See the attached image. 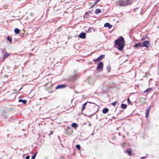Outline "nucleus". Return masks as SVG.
Here are the masks:
<instances>
[{"label":"nucleus","instance_id":"obj_1","mask_svg":"<svg viewBox=\"0 0 159 159\" xmlns=\"http://www.w3.org/2000/svg\"><path fill=\"white\" fill-rule=\"evenodd\" d=\"M115 44L119 47L118 49L120 51L123 50L125 45L124 38L122 37H120L115 41Z\"/></svg>","mask_w":159,"mask_h":159},{"label":"nucleus","instance_id":"obj_2","mask_svg":"<svg viewBox=\"0 0 159 159\" xmlns=\"http://www.w3.org/2000/svg\"><path fill=\"white\" fill-rule=\"evenodd\" d=\"M133 0H118L116 4L119 6H125L131 4Z\"/></svg>","mask_w":159,"mask_h":159},{"label":"nucleus","instance_id":"obj_3","mask_svg":"<svg viewBox=\"0 0 159 159\" xmlns=\"http://www.w3.org/2000/svg\"><path fill=\"white\" fill-rule=\"evenodd\" d=\"M13 111V108L11 107L9 108L8 109L6 110H3L2 116H3L4 119H5L7 118V115H6V114H9V113Z\"/></svg>","mask_w":159,"mask_h":159},{"label":"nucleus","instance_id":"obj_4","mask_svg":"<svg viewBox=\"0 0 159 159\" xmlns=\"http://www.w3.org/2000/svg\"><path fill=\"white\" fill-rule=\"evenodd\" d=\"M103 63L102 62H100L98 65L97 66V69L99 71H102L103 68Z\"/></svg>","mask_w":159,"mask_h":159},{"label":"nucleus","instance_id":"obj_5","mask_svg":"<svg viewBox=\"0 0 159 159\" xmlns=\"http://www.w3.org/2000/svg\"><path fill=\"white\" fill-rule=\"evenodd\" d=\"M149 45L150 42L147 40L143 41L142 43V47H144L147 48H148L149 47Z\"/></svg>","mask_w":159,"mask_h":159},{"label":"nucleus","instance_id":"obj_6","mask_svg":"<svg viewBox=\"0 0 159 159\" xmlns=\"http://www.w3.org/2000/svg\"><path fill=\"white\" fill-rule=\"evenodd\" d=\"M1 52L2 53H3V58L5 59L8 57L9 54L7 53L6 51H5L3 49H2Z\"/></svg>","mask_w":159,"mask_h":159},{"label":"nucleus","instance_id":"obj_7","mask_svg":"<svg viewBox=\"0 0 159 159\" xmlns=\"http://www.w3.org/2000/svg\"><path fill=\"white\" fill-rule=\"evenodd\" d=\"M105 55H102L98 57L96 59L94 60V61L96 63L97 62L101 60H102L103 59Z\"/></svg>","mask_w":159,"mask_h":159},{"label":"nucleus","instance_id":"obj_8","mask_svg":"<svg viewBox=\"0 0 159 159\" xmlns=\"http://www.w3.org/2000/svg\"><path fill=\"white\" fill-rule=\"evenodd\" d=\"M79 38L84 39L86 38L85 33H81L79 35Z\"/></svg>","mask_w":159,"mask_h":159},{"label":"nucleus","instance_id":"obj_9","mask_svg":"<svg viewBox=\"0 0 159 159\" xmlns=\"http://www.w3.org/2000/svg\"><path fill=\"white\" fill-rule=\"evenodd\" d=\"M88 103H92V102H85L84 104L82 105V108L81 109L82 111H83L85 109V106L87 105V104Z\"/></svg>","mask_w":159,"mask_h":159},{"label":"nucleus","instance_id":"obj_10","mask_svg":"<svg viewBox=\"0 0 159 159\" xmlns=\"http://www.w3.org/2000/svg\"><path fill=\"white\" fill-rule=\"evenodd\" d=\"M66 86L65 84H60L57 86L56 87V89H57L60 88H62L65 87Z\"/></svg>","mask_w":159,"mask_h":159},{"label":"nucleus","instance_id":"obj_11","mask_svg":"<svg viewBox=\"0 0 159 159\" xmlns=\"http://www.w3.org/2000/svg\"><path fill=\"white\" fill-rule=\"evenodd\" d=\"M134 47L137 48L142 47V43H136L134 45Z\"/></svg>","mask_w":159,"mask_h":159},{"label":"nucleus","instance_id":"obj_12","mask_svg":"<svg viewBox=\"0 0 159 159\" xmlns=\"http://www.w3.org/2000/svg\"><path fill=\"white\" fill-rule=\"evenodd\" d=\"M150 107H151V105H150L149 107H148L147 109V111H146V117H147L149 115V112L150 111Z\"/></svg>","mask_w":159,"mask_h":159},{"label":"nucleus","instance_id":"obj_13","mask_svg":"<svg viewBox=\"0 0 159 159\" xmlns=\"http://www.w3.org/2000/svg\"><path fill=\"white\" fill-rule=\"evenodd\" d=\"M104 26L105 27H108V28L110 29L112 27V25L110 24L109 23H106L104 24Z\"/></svg>","mask_w":159,"mask_h":159},{"label":"nucleus","instance_id":"obj_14","mask_svg":"<svg viewBox=\"0 0 159 159\" xmlns=\"http://www.w3.org/2000/svg\"><path fill=\"white\" fill-rule=\"evenodd\" d=\"M109 109L108 108H105L103 109L102 112L104 114H106L108 112Z\"/></svg>","mask_w":159,"mask_h":159},{"label":"nucleus","instance_id":"obj_15","mask_svg":"<svg viewBox=\"0 0 159 159\" xmlns=\"http://www.w3.org/2000/svg\"><path fill=\"white\" fill-rule=\"evenodd\" d=\"M127 107V105L122 103L121 105V107L123 109H125Z\"/></svg>","mask_w":159,"mask_h":159},{"label":"nucleus","instance_id":"obj_16","mask_svg":"<svg viewBox=\"0 0 159 159\" xmlns=\"http://www.w3.org/2000/svg\"><path fill=\"white\" fill-rule=\"evenodd\" d=\"M126 152H127L129 155H130L131 154L132 150L131 149H128L126 151Z\"/></svg>","mask_w":159,"mask_h":159},{"label":"nucleus","instance_id":"obj_17","mask_svg":"<svg viewBox=\"0 0 159 159\" xmlns=\"http://www.w3.org/2000/svg\"><path fill=\"white\" fill-rule=\"evenodd\" d=\"M101 10L99 9H96L95 11V13L96 14H98L101 13Z\"/></svg>","mask_w":159,"mask_h":159},{"label":"nucleus","instance_id":"obj_18","mask_svg":"<svg viewBox=\"0 0 159 159\" xmlns=\"http://www.w3.org/2000/svg\"><path fill=\"white\" fill-rule=\"evenodd\" d=\"M152 90V88H148L147 89L144 91V92L148 93V92L151 91Z\"/></svg>","mask_w":159,"mask_h":159},{"label":"nucleus","instance_id":"obj_19","mask_svg":"<svg viewBox=\"0 0 159 159\" xmlns=\"http://www.w3.org/2000/svg\"><path fill=\"white\" fill-rule=\"evenodd\" d=\"M77 125H78L76 123H73L71 124V126H72V127H73L74 128H76L77 126Z\"/></svg>","mask_w":159,"mask_h":159},{"label":"nucleus","instance_id":"obj_20","mask_svg":"<svg viewBox=\"0 0 159 159\" xmlns=\"http://www.w3.org/2000/svg\"><path fill=\"white\" fill-rule=\"evenodd\" d=\"M19 102H22L23 104H25L26 103V100H18Z\"/></svg>","mask_w":159,"mask_h":159},{"label":"nucleus","instance_id":"obj_21","mask_svg":"<svg viewBox=\"0 0 159 159\" xmlns=\"http://www.w3.org/2000/svg\"><path fill=\"white\" fill-rule=\"evenodd\" d=\"M14 32L16 34H18L20 32V30L16 28L14 30Z\"/></svg>","mask_w":159,"mask_h":159},{"label":"nucleus","instance_id":"obj_22","mask_svg":"<svg viewBox=\"0 0 159 159\" xmlns=\"http://www.w3.org/2000/svg\"><path fill=\"white\" fill-rule=\"evenodd\" d=\"M22 87H21L18 91H17V90H16V89L14 90L13 91V93H17L19 91H20L22 89Z\"/></svg>","mask_w":159,"mask_h":159},{"label":"nucleus","instance_id":"obj_23","mask_svg":"<svg viewBox=\"0 0 159 159\" xmlns=\"http://www.w3.org/2000/svg\"><path fill=\"white\" fill-rule=\"evenodd\" d=\"M76 148L79 150H80V146L79 144H77L76 146Z\"/></svg>","mask_w":159,"mask_h":159},{"label":"nucleus","instance_id":"obj_24","mask_svg":"<svg viewBox=\"0 0 159 159\" xmlns=\"http://www.w3.org/2000/svg\"><path fill=\"white\" fill-rule=\"evenodd\" d=\"M37 153V152H36L34 155L32 156L31 159H34L35 158Z\"/></svg>","mask_w":159,"mask_h":159},{"label":"nucleus","instance_id":"obj_25","mask_svg":"<svg viewBox=\"0 0 159 159\" xmlns=\"http://www.w3.org/2000/svg\"><path fill=\"white\" fill-rule=\"evenodd\" d=\"M7 39L8 40V41L11 43L12 42V39L11 38L9 37V36H8L7 37Z\"/></svg>","mask_w":159,"mask_h":159},{"label":"nucleus","instance_id":"obj_26","mask_svg":"<svg viewBox=\"0 0 159 159\" xmlns=\"http://www.w3.org/2000/svg\"><path fill=\"white\" fill-rule=\"evenodd\" d=\"M107 70L108 71V72H109L111 70V67L110 66H108L107 67Z\"/></svg>","mask_w":159,"mask_h":159},{"label":"nucleus","instance_id":"obj_27","mask_svg":"<svg viewBox=\"0 0 159 159\" xmlns=\"http://www.w3.org/2000/svg\"><path fill=\"white\" fill-rule=\"evenodd\" d=\"M118 102H117V101H116L115 102L112 103L111 105H113V106H115L116 105V103Z\"/></svg>","mask_w":159,"mask_h":159},{"label":"nucleus","instance_id":"obj_28","mask_svg":"<svg viewBox=\"0 0 159 159\" xmlns=\"http://www.w3.org/2000/svg\"><path fill=\"white\" fill-rule=\"evenodd\" d=\"M127 100L128 104H129L132 105V104L131 103V102H130V100Z\"/></svg>","mask_w":159,"mask_h":159},{"label":"nucleus","instance_id":"obj_29","mask_svg":"<svg viewBox=\"0 0 159 159\" xmlns=\"http://www.w3.org/2000/svg\"><path fill=\"white\" fill-rule=\"evenodd\" d=\"M30 158V156L29 155H27V156H26V157H25V159H29Z\"/></svg>","mask_w":159,"mask_h":159},{"label":"nucleus","instance_id":"obj_30","mask_svg":"<svg viewBox=\"0 0 159 159\" xmlns=\"http://www.w3.org/2000/svg\"><path fill=\"white\" fill-rule=\"evenodd\" d=\"M33 16V14L32 13H31L30 14V16L31 17H32Z\"/></svg>","mask_w":159,"mask_h":159},{"label":"nucleus","instance_id":"obj_31","mask_svg":"<svg viewBox=\"0 0 159 159\" xmlns=\"http://www.w3.org/2000/svg\"><path fill=\"white\" fill-rule=\"evenodd\" d=\"M53 132L52 131L51 133L49 134V135L52 134H53Z\"/></svg>","mask_w":159,"mask_h":159},{"label":"nucleus","instance_id":"obj_32","mask_svg":"<svg viewBox=\"0 0 159 159\" xmlns=\"http://www.w3.org/2000/svg\"><path fill=\"white\" fill-rule=\"evenodd\" d=\"M70 127H69V126H67V129H70Z\"/></svg>","mask_w":159,"mask_h":159},{"label":"nucleus","instance_id":"obj_33","mask_svg":"<svg viewBox=\"0 0 159 159\" xmlns=\"http://www.w3.org/2000/svg\"><path fill=\"white\" fill-rule=\"evenodd\" d=\"M112 118H113L114 119H115L116 118V117H114V116L112 117Z\"/></svg>","mask_w":159,"mask_h":159},{"label":"nucleus","instance_id":"obj_34","mask_svg":"<svg viewBox=\"0 0 159 159\" xmlns=\"http://www.w3.org/2000/svg\"><path fill=\"white\" fill-rule=\"evenodd\" d=\"M145 40V38H143L142 39V40Z\"/></svg>","mask_w":159,"mask_h":159},{"label":"nucleus","instance_id":"obj_35","mask_svg":"<svg viewBox=\"0 0 159 159\" xmlns=\"http://www.w3.org/2000/svg\"><path fill=\"white\" fill-rule=\"evenodd\" d=\"M145 157H141V159L144 158H145Z\"/></svg>","mask_w":159,"mask_h":159},{"label":"nucleus","instance_id":"obj_36","mask_svg":"<svg viewBox=\"0 0 159 159\" xmlns=\"http://www.w3.org/2000/svg\"><path fill=\"white\" fill-rule=\"evenodd\" d=\"M117 129V130H118V129H119V128H118V127H117V129Z\"/></svg>","mask_w":159,"mask_h":159},{"label":"nucleus","instance_id":"obj_37","mask_svg":"<svg viewBox=\"0 0 159 159\" xmlns=\"http://www.w3.org/2000/svg\"><path fill=\"white\" fill-rule=\"evenodd\" d=\"M90 125H91V124H89V126H90Z\"/></svg>","mask_w":159,"mask_h":159},{"label":"nucleus","instance_id":"obj_38","mask_svg":"<svg viewBox=\"0 0 159 159\" xmlns=\"http://www.w3.org/2000/svg\"><path fill=\"white\" fill-rule=\"evenodd\" d=\"M145 102V101H144L143 102V103H144Z\"/></svg>","mask_w":159,"mask_h":159},{"label":"nucleus","instance_id":"obj_39","mask_svg":"<svg viewBox=\"0 0 159 159\" xmlns=\"http://www.w3.org/2000/svg\"><path fill=\"white\" fill-rule=\"evenodd\" d=\"M127 99H128V100H129V98H128Z\"/></svg>","mask_w":159,"mask_h":159}]
</instances>
